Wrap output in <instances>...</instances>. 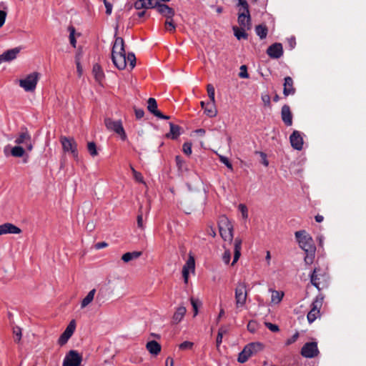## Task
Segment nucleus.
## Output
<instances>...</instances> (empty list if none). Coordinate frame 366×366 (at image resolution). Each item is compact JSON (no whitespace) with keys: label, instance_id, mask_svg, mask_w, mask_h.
I'll return each mask as SVG.
<instances>
[{"label":"nucleus","instance_id":"f257e3e1","mask_svg":"<svg viewBox=\"0 0 366 366\" xmlns=\"http://www.w3.org/2000/svg\"><path fill=\"white\" fill-rule=\"evenodd\" d=\"M112 59L114 66L120 69H124L129 64L131 69L136 65V57L133 53H129L126 56L124 42L122 37H117L112 50Z\"/></svg>","mask_w":366,"mask_h":366},{"label":"nucleus","instance_id":"f03ea898","mask_svg":"<svg viewBox=\"0 0 366 366\" xmlns=\"http://www.w3.org/2000/svg\"><path fill=\"white\" fill-rule=\"evenodd\" d=\"M219 232L224 242L231 243L234 237V227L226 216H221L218 221Z\"/></svg>","mask_w":366,"mask_h":366},{"label":"nucleus","instance_id":"7ed1b4c3","mask_svg":"<svg viewBox=\"0 0 366 366\" xmlns=\"http://www.w3.org/2000/svg\"><path fill=\"white\" fill-rule=\"evenodd\" d=\"M295 235L300 247L305 252H313V250L316 249L312 237L305 230L297 231Z\"/></svg>","mask_w":366,"mask_h":366},{"label":"nucleus","instance_id":"20e7f679","mask_svg":"<svg viewBox=\"0 0 366 366\" xmlns=\"http://www.w3.org/2000/svg\"><path fill=\"white\" fill-rule=\"evenodd\" d=\"M263 348L260 342H251L244 346L242 351L239 353L237 361L240 363L246 362L250 357L261 351Z\"/></svg>","mask_w":366,"mask_h":366},{"label":"nucleus","instance_id":"39448f33","mask_svg":"<svg viewBox=\"0 0 366 366\" xmlns=\"http://www.w3.org/2000/svg\"><path fill=\"white\" fill-rule=\"evenodd\" d=\"M328 275L320 267H315L310 275V282L318 290L327 287Z\"/></svg>","mask_w":366,"mask_h":366},{"label":"nucleus","instance_id":"423d86ee","mask_svg":"<svg viewBox=\"0 0 366 366\" xmlns=\"http://www.w3.org/2000/svg\"><path fill=\"white\" fill-rule=\"evenodd\" d=\"M324 297L322 294L316 296L315 299L311 304V308L307 314V320L310 323H312L315 320L320 317V309L322 307Z\"/></svg>","mask_w":366,"mask_h":366},{"label":"nucleus","instance_id":"0eeeda50","mask_svg":"<svg viewBox=\"0 0 366 366\" xmlns=\"http://www.w3.org/2000/svg\"><path fill=\"white\" fill-rule=\"evenodd\" d=\"M104 124L108 130L115 132L120 137L122 140L125 141L127 139L121 120L114 121L111 118H106L104 119Z\"/></svg>","mask_w":366,"mask_h":366},{"label":"nucleus","instance_id":"6e6552de","mask_svg":"<svg viewBox=\"0 0 366 366\" xmlns=\"http://www.w3.org/2000/svg\"><path fill=\"white\" fill-rule=\"evenodd\" d=\"M39 79L38 72H32L28 74L24 79L19 80V86L26 92H33L36 87Z\"/></svg>","mask_w":366,"mask_h":366},{"label":"nucleus","instance_id":"1a4fd4ad","mask_svg":"<svg viewBox=\"0 0 366 366\" xmlns=\"http://www.w3.org/2000/svg\"><path fill=\"white\" fill-rule=\"evenodd\" d=\"M14 142L19 146L24 145L29 152L33 149L31 137L26 128L21 129V132L16 135Z\"/></svg>","mask_w":366,"mask_h":366},{"label":"nucleus","instance_id":"9d476101","mask_svg":"<svg viewBox=\"0 0 366 366\" xmlns=\"http://www.w3.org/2000/svg\"><path fill=\"white\" fill-rule=\"evenodd\" d=\"M247 298V284L238 282L235 288V302L237 307H242L246 304Z\"/></svg>","mask_w":366,"mask_h":366},{"label":"nucleus","instance_id":"9b49d317","mask_svg":"<svg viewBox=\"0 0 366 366\" xmlns=\"http://www.w3.org/2000/svg\"><path fill=\"white\" fill-rule=\"evenodd\" d=\"M60 142L64 152H70L75 159H78L77 144L74 138L61 137Z\"/></svg>","mask_w":366,"mask_h":366},{"label":"nucleus","instance_id":"f8f14e48","mask_svg":"<svg viewBox=\"0 0 366 366\" xmlns=\"http://www.w3.org/2000/svg\"><path fill=\"white\" fill-rule=\"evenodd\" d=\"M319 353L317 342H307L303 345L301 350V355L307 358L316 357Z\"/></svg>","mask_w":366,"mask_h":366},{"label":"nucleus","instance_id":"ddd939ff","mask_svg":"<svg viewBox=\"0 0 366 366\" xmlns=\"http://www.w3.org/2000/svg\"><path fill=\"white\" fill-rule=\"evenodd\" d=\"M81 360V357L76 351L71 350L64 357L63 366H79Z\"/></svg>","mask_w":366,"mask_h":366},{"label":"nucleus","instance_id":"4468645a","mask_svg":"<svg viewBox=\"0 0 366 366\" xmlns=\"http://www.w3.org/2000/svg\"><path fill=\"white\" fill-rule=\"evenodd\" d=\"M76 328V322L74 320H72L69 324L67 325L64 332L61 335L59 338L58 342L60 345H64L67 342L69 339L73 335Z\"/></svg>","mask_w":366,"mask_h":366},{"label":"nucleus","instance_id":"2eb2a0df","mask_svg":"<svg viewBox=\"0 0 366 366\" xmlns=\"http://www.w3.org/2000/svg\"><path fill=\"white\" fill-rule=\"evenodd\" d=\"M291 146L296 150H302L303 148V138L299 131L295 130L290 137Z\"/></svg>","mask_w":366,"mask_h":366},{"label":"nucleus","instance_id":"dca6fc26","mask_svg":"<svg viewBox=\"0 0 366 366\" xmlns=\"http://www.w3.org/2000/svg\"><path fill=\"white\" fill-rule=\"evenodd\" d=\"M267 55L272 59H279L283 54L282 45L280 43H274L267 49Z\"/></svg>","mask_w":366,"mask_h":366},{"label":"nucleus","instance_id":"f3484780","mask_svg":"<svg viewBox=\"0 0 366 366\" xmlns=\"http://www.w3.org/2000/svg\"><path fill=\"white\" fill-rule=\"evenodd\" d=\"M19 52L20 49L18 47H15L4 51L2 54L0 55V64L6 61H11L15 59Z\"/></svg>","mask_w":366,"mask_h":366},{"label":"nucleus","instance_id":"a211bd4d","mask_svg":"<svg viewBox=\"0 0 366 366\" xmlns=\"http://www.w3.org/2000/svg\"><path fill=\"white\" fill-rule=\"evenodd\" d=\"M281 118L286 126L292 125V114L290 107L287 104H285L282 107Z\"/></svg>","mask_w":366,"mask_h":366},{"label":"nucleus","instance_id":"6ab92c4d","mask_svg":"<svg viewBox=\"0 0 366 366\" xmlns=\"http://www.w3.org/2000/svg\"><path fill=\"white\" fill-rule=\"evenodd\" d=\"M157 4L158 0H137L134 2V6L137 10L153 9L157 7Z\"/></svg>","mask_w":366,"mask_h":366},{"label":"nucleus","instance_id":"aec40b11","mask_svg":"<svg viewBox=\"0 0 366 366\" xmlns=\"http://www.w3.org/2000/svg\"><path fill=\"white\" fill-rule=\"evenodd\" d=\"M21 232V229L11 223H5L0 225V235L6 234H20Z\"/></svg>","mask_w":366,"mask_h":366},{"label":"nucleus","instance_id":"412c9836","mask_svg":"<svg viewBox=\"0 0 366 366\" xmlns=\"http://www.w3.org/2000/svg\"><path fill=\"white\" fill-rule=\"evenodd\" d=\"M238 24L242 29H247V30L251 28V17L249 12H239L238 15Z\"/></svg>","mask_w":366,"mask_h":366},{"label":"nucleus","instance_id":"4be33fe9","mask_svg":"<svg viewBox=\"0 0 366 366\" xmlns=\"http://www.w3.org/2000/svg\"><path fill=\"white\" fill-rule=\"evenodd\" d=\"M157 11L164 16L166 19L173 17L175 14L174 10L169 7L168 5L164 4H160L158 1V4L156 7Z\"/></svg>","mask_w":366,"mask_h":366},{"label":"nucleus","instance_id":"5701e85b","mask_svg":"<svg viewBox=\"0 0 366 366\" xmlns=\"http://www.w3.org/2000/svg\"><path fill=\"white\" fill-rule=\"evenodd\" d=\"M285 82L283 84V94L285 97L289 95H294L296 89L294 87V81L290 76H286L285 78Z\"/></svg>","mask_w":366,"mask_h":366},{"label":"nucleus","instance_id":"b1692460","mask_svg":"<svg viewBox=\"0 0 366 366\" xmlns=\"http://www.w3.org/2000/svg\"><path fill=\"white\" fill-rule=\"evenodd\" d=\"M242 240L239 237H236L234 242V258L232 265H234L235 262L238 261L241 255Z\"/></svg>","mask_w":366,"mask_h":366},{"label":"nucleus","instance_id":"393cba45","mask_svg":"<svg viewBox=\"0 0 366 366\" xmlns=\"http://www.w3.org/2000/svg\"><path fill=\"white\" fill-rule=\"evenodd\" d=\"M186 312H187V309L185 307L179 306V307H177V309L173 315V317H172V323L173 324L179 323L182 320Z\"/></svg>","mask_w":366,"mask_h":366},{"label":"nucleus","instance_id":"a878e982","mask_svg":"<svg viewBox=\"0 0 366 366\" xmlns=\"http://www.w3.org/2000/svg\"><path fill=\"white\" fill-rule=\"evenodd\" d=\"M146 348L150 354L157 355L161 352L162 347L157 341L151 340L146 344Z\"/></svg>","mask_w":366,"mask_h":366},{"label":"nucleus","instance_id":"bb28decb","mask_svg":"<svg viewBox=\"0 0 366 366\" xmlns=\"http://www.w3.org/2000/svg\"><path fill=\"white\" fill-rule=\"evenodd\" d=\"M204 113L209 117H214L217 114V110L215 107V102L210 101L206 104L204 109Z\"/></svg>","mask_w":366,"mask_h":366},{"label":"nucleus","instance_id":"cd10ccee","mask_svg":"<svg viewBox=\"0 0 366 366\" xmlns=\"http://www.w3.org/2000/svg\"><path fill=\"white\" fill-rule=\"evenodd\" d=\"M92 73L94 74V76L96 81L98 83L101 84L102 80L104 78V71H103L102 67L97 64H94L93 66Z\"/></svg>","mask_w":366,"mask_h":366},{"label":"nucleus","instance_id":"c85d7f7f","mask_svg":"<svg viewBox=\"0 0 366 366\" xmlns=\"http://www.w3.org/2000/svg\"><path fill=\"white\" fill-rule=\"evenodd\" d=\"M170 131L166 137L172 139H177L180 135V127L172 122L169 123Z\"/></svg>","mask_w":366,"mask_h":366},{"label":"nucleus","instance_id":"c756f323","mask_svg":"<svg viewBox=\"0 0 366 366\" xmlns=\"http://www.w3.org/2000/svg\"><path fill=\"white\" fill-rule=\"evenodd\" d=\"M142 252H137V251H134V252H126L125 254H124L122 256V260L124 262L127 263L133 259L139 258L142 255Z\"/></svg>","mask_w":366,"mask_h":366},{"label":"nucleus","instance_id":"7c9ffc66","mask_svg":"<svg viewBox=\"0 0 366 366\" xmlns=\"http://www.w3.org/2000/svg\"><path fill=\"white\" fill-rule=\"evenodd\" d=\"M269 291L272 292L271 302L274 305L279 304L284 297V292L272 289H269Z\"/></svg>","mask_w":366,"mask_h":366},{"label":"nucleus","instance_id":"2f4dec72","mask_svg":"<svg viewBox=\"0 0 366 366\" xmlns=\"http://www.w3.org/2000/svg\"><path fill=\"white\" fill-rule=\"evenodd\" d=\"M96 293V290L93 289L89 292L87 295L82 300L81 302V307L84 308L88 306L94 300Z\"/></svg>","mask_w":366,"mask_h":366},{"label":"nucleus","instance_id":"473e14b6","mask_svg":"<svg viewBox=\"0 0 366 366\" xmlns=\"http://www.w3.org/2000/svg\"><path fill=\"white\" fill-rule=\"evenodd\" d=\"M147 109L155 117L157 116V113L160 112L157 109V103L156 99L154 98H149L148 99Z\"/></svg>","mask_w":366,"mask_h":366},{"label":"nucleus","instance_id":"72a5a7b5","mask_svg":"<svg viewBox=\"0 0 366 366\" xmlns=\"http://www.w3.org/2000/svg\"><path fill=\"white\" fill-rule=\"evenodd\" d=\"M255 31L257 35L261 39H264L266 38L268 32L267 27L265 25H257L255 27Z\"/></svg>","mask_w":366,"mask_h":366},{"label":"nucleus","instance_id":"f704fd0d","mask_svg":"<svg viewBox=\"0 0 366 366\" xmlns=\"http://www.w3.org/2000/svg\"><path fill=\"white\" fill-rule=\"evenodd\" d=\"M246 29H242V27L239 29L237 26H233L234 36L239 40H240L241 39H247L248 35L245 31Z\"/></svg>","mask_w":366,"mask_h":366},{"label":"nucleus","instance_id":"c9c22d12","mask_svg":"<svg viewBox=\"0 0 366 366\" xmlns=\"http://www.w3.org/2000/svg\"><path fill=\"white\" fill-rule=\"evenodd\" d=\"M165 30L169 33H174L176 30V24L174 22L173 17L167 18L164 22Z\"/></svg>","mask_w":366,"mask_h":366},{"label":"nucleus","instance_id":"e433bc0d","mask_svg":"<svg viewBox=\"0 0 366 366\" xmlns=\"http://www.w3.org/2000/svg\"><path fill=\"white\" fill-rule=\"evenodd\" d=\"M25 153L24 149L21 146L16 145L11 150V154L15 157H21Z\"/></svg>","mask_w":366,"mask_h":366},{"label":"nucleus","instance_id":"4c0bfd02","mask_svg":"<svg viewBox=\"0 0 366 366\" xmlns=\"http://www.w3.org/2000/svg\"><path fill=\"white\" fill-rule=\"evenodd\" d=\"M183 268H186L188 271L194 272L195 269V261L193 256L189 255V258L184 265Z\"/></svg>","mask_w":366,"mask_h":366},{"label":"nucleus","instance_id":"58836bf2","mask_svg":"<svg viewBox=\"0 0 366 366\" xmlns=\"http://www.w3.org/2000/svg\"><path fill=\"white\" fill-rule=\"evenodd\" d=\"M175 162L179 170L184 171L187 169L185 162L180 156H176Z\"/></svg>","mask_w":366,"mask_h":366},{"label":"nucleus","instance_id":"ea45409f","mask_svg":"<svg viewBox=\"0 0 366 366\" xmlns=\"http://www.w3.org/2000/svg\"><path fill=\"white\" fill-rule=\"evenodd\" d=\"M87 149L91 156L95 157L98 154L96 144L93 142L87 144Z\"/></svg>","mask_w":366,"mask_h":366},{"label":"nucleus","instance_id":"a19ab883","mask_svg":"<svg viewBox=\"0 0 366 366\" xmlns=\"http://www.w3.org/2000/svg\"><path fill=\"white\" fill-rule=\"evenodd\" d=\"M238 4L237 6H239V12H247L249 13V5L246 0H237Z\"/></svg>","mask_w":366,"mask_h":366},{"label":"nucleus","instance_id":"79ce46f5","mask_svg":"<svg viewBox=\"0 0 366 366\" xmlns=\"http://www.w3.org/2000/svg\"><path fill=\"white\" fill-rule=\"evenodd\" d=\"M69 41L70 44L72 45L73 47H76V41L74 36L75 34V29L73 26L69 27Z\"/></svg>","mask_w":366,"mask_h":366},{"label":"nucleus","instance_id":"37998d69","mask_svg":"<svg viewBox=\"0 0 366 366\" xmlns=\"http://www.w3.org/2000/svg\"><path fill=\"white\" fill-rule=\"evenodd\" d=\"M316 249L313 250V252H305L306 256L305 257V262L307 264H311L313 262Z\"/></svg>","mask_w":366,"mask_h":366},{"label":"nucleus","instance_id":"c03bdc74","mask_svg":"<svg viewBox=\"0 0 366 366\" xmlns=\"http://www.w3.org/2000/svg\"><path fill=\"white\" fill-rule=\"evenodd\" d=\"M207 90L210 101L215 102L214 87L212 84H208L207 86Z\"/></svg>","mask_w":366,"mask_h":366},{"label":"nucleus","instance_id":"a18cd8bd","mask_svg":"<svg viewBox=\"0 0 366 366\" xmlns=\"http://www.w3.org/2000/svg\"><path fill=\"white\" fill-rule=\"evenodd\" d=\"M257 322L254 320H250L247 324V330L252 332L254 333L257 330Z\"/></svg>","mask_w":366,"mask_h":366},{"label":"nucleus","instance_id":"49530a36","mask_svg":"<svg viewBox=\"0 0 366 366\" xmlns=\"http://www.w3.org/2000/svg\"><path fill=\"white\" fill-rule=\"evenodd\" d=\"M299 337V332H296L291 337L288 338L285 342V345L286 347L295 343L297 339Z\"/></svg>","mask_w":366,"mask_h":366},{"label":"nucleus","instance_id":"de8ad7c7","mask_svg":"<svg viewBox=\"0 0 366 366\" xmlns=\"http://www.w3.org/2000/svg\"><path fill=\"white\" fill-rule=\"evenodd\" d=\"M194 343L189 341H184L179 345V348L182 350H191Z\"/></svg>","mask_w":366,"mask_h":366},{"label":"nucleus","instance_id":"09e8293b","mask_svg":"<svg viewBox=\"0 0 366 366\" xmlns=\"http://www.w3.org/2000/svg\"><path fill=\"white\" fill-rule=\"evenodd\" d=\"M238 208L242 214V217L244 219H247L248 217V209L246 205L240 204H239Z\"/></svg>","mask_w":366,"mask_h":366},{"label":"nucleus","instance_id":"8fccbe9b","mask_svg":"<svg viewBox=\"0 0 366 366\" xmlns=\"http://www.w3.org/2000/svg\"><path fill=\"white\" fill-rule=\"evenodd\" d=\"M183 152L187 155H190L192 154V143L185 142L182 147Z\"/></svg>","mask_w":366,"mask_h":366},{"label":"nucleus","instance_id":"3c124183","mask_svg":"<svg viewBox=\"0 0 366 366\" xmlns=\"http://www.w3.org/2000/svg\"><path fill=\"white\" fill-rule=\"evenodd\" d=\"M239 77L241 78H248L249 74L247 71V66L245 65H242L240 66V72L239 74Z\"/></svg>","mask_w":366,"mask_h":366},{"label":"nucleus","instance_id":"603ef678","mask_svg":"<svg viewBox=\"0 0 366 366\" xmlns=\"http://www.w3.org/2000/svg\"><path fill=\"white\" fill-rule=\"evenodd\" d=\"M231 259V252L229 249H226L223 254L222 259L225 264H229Z\"/></svg>","mask_w":366,"mask_h":366},{"label":"nucleus","instance_id":"864d4df0","mask_svg":"<svg viewBox=\"0 0 366 366\" xmlns=\"http://www.w3.org/2000/svg\"><path fill=\"white\" fill-rule=\"evenodd\" d=\"M220 162L222 163H223L224 164H225V166L229 168V169H232V164H231V162L229 161L228 158L226 157H224V156H221L220 158Z\"/></svg>","mask_w":366,"mask_h":366},{"label":"nucleus","instance_id":"5fc2aeb1","mask_svg":"<svg viewBox=\"0 0 366 366\" xmlns=\"http://www.w3.org/2000/svg\"><path fill=\"white\" fill-rule=\"evenodd\" d=\"M134 179H135L136 182H139V183H142V184H144V177L142 176V174L139 172H134Z\"/></svg>","mask_w":366,"mask_h":366},{"label":"nucleus","instance_id":"6e6d98bb","mask_svg":"<svg viewBox=\"0 0 366 366\" xmlns=\"http://www.w3.org/2000/svg\"><path fill=\"white\" fill-rule=\"evenodd\" d=\"M264 324L265 326L272 332H276L280 330L279 327L277 325L267 322Z\"/></svg>","mask_w":366,"mask_h":366},{"label":"nucleus","instance_id":"4d7b16f0","mask_svg":"<svg viewBox=\"0 0 366 366\" xmlns=\"http://www.w3.org/2000/svg\"><path fill=\"white\" fill-rule=\"evenodd\" d=\"M14 341L15 342H19L21 338V331L19 327H17L14 330Z\"/></svg>","mask_w":366,"mask_h":366},{"label":"nucleus","instance_id":"13d9d810","mask_svg":"<svg viewBox=\"0 0 366 366\" xmlns=\"http://www.w3.org/2000/svg\"><path fill=\"white\" fill-rule=\"evenodd\" d=\"M191 304L194 310V317L197 316L198 314V304L197 301L194 298H191Z\"/></svg>","mask_w":366,"mask_h":366},{"label":"nucleus","instance_id":"bf43d9fd","mask_svg":"<svg viewBox=\"0 0 366 366\" xmlns=\"http://www.w3.org/2000/svg\"><path fill=\"white\" fill-rule=\"evenodd\" d=\"M6 12L2 10H0V28L3 26L5 23L6 18Z\"/></svg>","mask_w":366,"mask_h":366},{"label":"nucleus","instance_id":"052dcab7","mask_svg":"<svg viewBox=\"0 0 366 366\" xmlns=\"http://www.w3.org/2000/svg\"><path fill=\"white\" fill-rule=\"evenodd\" d=\"M104 6L106 7V14L107 15H110L112 14V5L109 2H108L107 0L103 1Z\"/></svg>","mask_w":366,"mask_h":366},{"label":"nucleus","instance_id":"680f3d73","mask_svg":"<svg viewBox=\"0 0 366 366\" xmlns=\"http://www.w3.org/2000/svg\"><path fill=\"white\" fill-rule=\"evenodd\" d=\"M144 112L142 109H135V116L137 119H140L144 117Z\"/></svg>","mask_w":366,"mask_h":366},{"label":"nucleus","instance_id":"e2e57ef3","mask_svg":"<svg viewBox=\"0 0 366 366\" xmlns=\"http://www.w3.org/2000/svg\"><path fill=\"white\" fill-rule=\"evenodd\" d=\"M262 100L263 101L264 105L269 106L270 105V97L268 94L262 95Z\"/></svg>","mask_w":366,"mask_h":366},{"label":"nucleus","instance_id":"0e129e2a","mask_svg":"<svg viewBox=\"0 0 366 366\" xmlns=\"http://www.w3.org/2000/svg\"><path fill=\"white\" fill-rule=\"evenodd\" d=\"M189 273V271H188L186 268H182V276L185 283H187L188 282Z\"/></svg>","mask_w":366,"mask_h":366},{"label":"nucleus","instance_id":"69168bd1","mask_svg":"<svg viewBox=\"0 0 366 366\" xmlns=\"http://www.w3.org/2000/svg\"><path fill=\"white\" fill-rule=\"evenodd\" d=\"M222 338H223V336L222 335L221 332H218L217 339H216V345H217V348L220 346V345L222 342Z\"/></svg>","mask_w":366,"mask_h":366},{"label":"nucleus","instance_id":"338daca9","mask_svg":"<svg viewBox=\"0 0 366 366\" xmlns=\"http://www.w3.org/2000/svg\"><path fill=\"white\" fill-rule=\"evenodd\" d=\"M108 246V244L105 242H100L95 244V248L97 249H100L104 247H107Z\"/></svg>","mask_w":366,"mask_h":366},{"label":"nucleus","instance_id":"774afa93","mask_svg":"<svg viewBox=\"0 0 366 366\" xmlns=\"http://www.w3.org/2000/svg\"><path fill=\"white\" fill-rule=\"evenodd\" d=\"M137 225L139 227L143 229L144 227H143V217H142V214H139L137 216Z\"/></svg>","mask_w":366,"mask_h":366}]
</instances>
